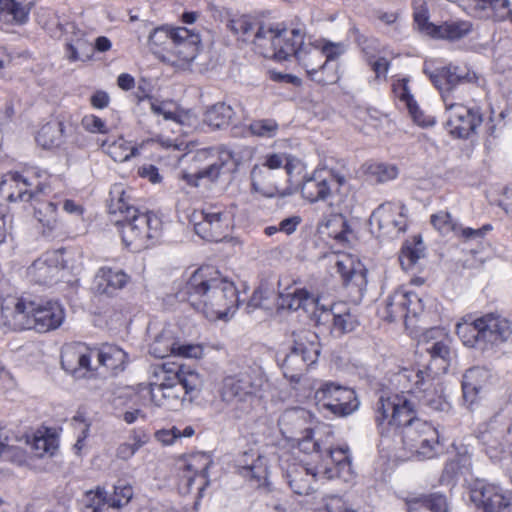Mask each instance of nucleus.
Listing matches in <instances>:
<instances>
[{"instance_id":"nucleus-1","label":"nucleus","mask_w":512,"mask_h":512,"mask_svg":"<svg viewBox=\"0 0 512 512\" xmlns=\"http://www.w3.org/2000/svg\"><path fill=\"white\" fill-rule=\"evenodd\" d=\"M378 426L401 429L403 443L423 458H432L440 445L438 431L416 416L414 404L404 394L381 395L375 406Z\"/></svg>"},{"instance_id":"nucleus-2","label":"nucleus","mask_w":512,"mask_h":512,"mask_svg":"<svg viewBox=\"0 0 512 512\" xmlns=\"http://www.w3.org/2000/svg\"><path fill=\"white\" fill-rule=\"evenodd\" d=\"M187 301L209 320L222 319L238 306L234 283L211 266L195 270L184 287Z\"/></svg>"},{"instance_id":"nucleus-3","label":"nucleus","mask_w":512,"mask_h":512,"mask_svg":"<svg viewBox=\"0 0 512 512\" xmlns=\"http://www.w3.org/2000/svg\"><path fill=\"white\" fill-rule=\"evenodd\" d=\"M202 385V376L195 369L180 365L173 375H166L160 384H150L151 401L158 407L177 410L187 396L191 401Z\"/></svg>"},{"instance_id":"nucleus-4","label":"nucleus","mask_w":512,"mask_h":512,"mask_svg":"<svg viewBox=\"0 0 512 512\" xmlns=\"http://www.w3.org/2000/svg\"><path fill=\"white\" fill-rule=\"evenodd\" d=\"M265 377L258 368H248L223 381L222 400L233 404L244 413H249L261 398Z\"/></svg>"},{"instance_id":"nucleus-5","label":"nucleus","mask_w":512,"mask_h":512,"mask_svg":"<svg viewBox=\"0 0 512 512\" xmlns=\"http://www.w3.org/2000/svg\"><path fill=\"white\" fill-rule=\"evenodd\" d=\"M19 329H34L40 333L58 328L64 320V310L57 301L25 302L20 299L13 312Z\"/></svg>"},{"instance_id":"nucleus-6","label":"nucleus","mask_w":512,"mask_h":512,"mask_svg":"<svg viewBox=\"0 0 512 512\" xmlns=\"http://www.w3.org/2000/svg\"><path fill=\"white\" fill-rule=\"evenodd\" d=\"M293 345L283 359V375L292 383H299L309 366L314 364L320 354V344L314 332L301 330L293 333Z\"/></svg>"},{"instance_id":"nucleus-7","label":"nucleus","mask_w":512,"mask_h":512,"mask_svg":"<svg viewBox=\"0 0 512 512\" xmlns=\"http://www.w3.org/2000/svg\"><path fill=\"white\" fill-rule=\"evenodd\" d=\"M124 244L133 251L148 248L158 239L162 229L161 220L152 213H135L126 219H118Z\"/></svg>"},{"instance_id":"nucleus-8","label":"nucleus","mask_w":512,"mask_h":512,"mask_svg":"<svg viewBox=\"0 0 512 512\" xmlns=\"http://www.w3.org/2000/svg\"><path fill=\"white\" fill-rule=\"evenodd\" d=\"M232 158V151L226 148H221L218 156L213 149L198 150L190 157L188 169L183 172L182 179L193 187H198L201 179L213 182L220 176L225 163Z\"/></svg>"},{"instance_id":"nucleus-9","label":"nucleus","mask_w":512,"mask_h":512,"mask_svg":"<svg viewBox=\"0 0 512 512\" xmlns=\"http://www.w3.org/2000/svg\"><path fill=\"white\" fill-rule=\"evenodd\" d=\"M315 400L319 409L330 411L335 416H348L359 405L355 392L333 382L323 383L315 392Z\"/></svg>"},{"instance_id":"nucleus-10","label":"nucleus","mask_w":512,"mask_h":512,"mask_svg":"<svg viewBox=\"0 0 512 512\" xmlns=\"http://www.w3.org/2000/svg\"><path fill=\"white\" fill-rule=\"evenodd\" d=\"M470 500L478 512H512V492L496 483L475 482Z\"/></svg>"},{"instance_id":"nucleus-11","label":"nucleus","mask_w":512,"mask_h":512,"mask_svg":"<svg viewBox=\"0 0 512 512\" xmlns=\"http://www.w3.org/2000/svg\"><path fill=\"white\" fill-rule=\"evenodd\" d=\"M345 182V177L333 170H316L310 176L304 178L301 194L303 198L311 203L324 201Z\"/></svg>"},{"instance_id":"nucleus-12","label":"nucleus","mask_w":512,"mask_h":512,"mask_svg":"<svg viewBox=\"0 0 512 512\" xmlns=\"http://www.w3.org/2000/svg\"><path fill=\"white\" fill-rule=\"evenodd\" d=\"M194 217V230L201 238L220 242L229 235L230 218L225 211L217 207H207Z\"/></svg>"},{"instance_id":"nucleus-13","label":"nucleus","mask_w":512,"mask_h":512,"mask_svg":"<svg viewBox=\"0 0 512 512\" xmlns=\"http://www.w3.org/2000/svg\"><path fill=\"white\" fill-rule=\"evenodd\" d=\"M446 110L449 113L447 126L450 133L458 138H468L483 119L479 109L468 108L462 104L448 101L447 96L443 95Z\"/></svg>"},{"instance_id":"nucleus-14","label":"nucleus","mask_w":512,"mask_h":512,"mask_svg":"<svg viewBox=\"0 0 512 512\" xmlns=\"http://www.w3.org/2000/svg\"><path fill=\"white\" fill-rule=\"evenodd\" d=\"M406 207L402 203L386 202L378 206L370 216V224L377 225L383 235L396 237L407 227Z\"/></svg>"},{"instance_id":"nucleus-15","label":"nucleus","mask_w":512,"mask_h":512,"mask_svg":"<svg viewBox=\"0 0 512 512\" xmlns=\"http://www.w3.org/2000/svg\"><path fill=\"white\" fill-rule=\"evenodd\" d=\"M64 268L63 252L56 250L36 259L28 268V275L38 284L49 285L58 280L59 273Z\"/></svg>"},{"instance_id":"nucleus-16","label":"nucleus","mask_w":512,"mask_h":512,"mask_svg":"<svg viewBox=\"0 0 512 512\" xmlns=\"http://www.w3.org/2000/svg\"><path fill=\"white\" fill-rule=\"evenodd\" d=\"M173 35L170 56L176 61L174 65H184L192 62L199 52L201 43L199 34L185 27H176Z\"/></svg>"},{"instance_id":"nucleus-17","label":"nucleus","mask_w":512,"mask_h":512,"mask_svg":"<svg viewBox=\"0 0 512 512\" xmlns=\"http://www.w3.org/2000/svg\"><path fill=\"white\" fill-rule=\"evenodd\" d=\"M320 299L314 297L305 289H294L292 292L279 293L277 307L283 310L297 311L302 309L315 322L316 315L321 309Z\"/></svg>"},{"instance_id":"nucleus-18","label":"nucleus","mask_w":512,"mask_h":512,"mask_svg":"<svg viewBox=\"0 0 512 512\" xmlns=\"http://www.w3.org/2000/svg\"><path fill=\"white\" fill-rule=\"evenodd\" d=\"M429 78L441 92V95L447 96L448 101H450V93L457 85L465 82H474L477 76L474 72H463L457 66H447L430 73Z\"/></svg>"},{"instance_id":"nucleus-19","label":"nucleus","mask_w":512,"mask_h":512,"mask_svg":"<svg viewBox=\"0 0 512 512\" xmlns=\"http://www.w3.org/2000/svg\"><path fill=\"white\" fill-rule=\"evenodd\" d=\"M481 335L484 346L497 345L506 342L512 335V327L509 320L500 315L489 313L479 318Z\"/></svg>"},{"instance_id":"nucleus-20","label":"nucleus","mask_w":512,"mask_h":512,"mask_svg":"<svg viewBox=\"0 0 512 512\" xmlns=\"http://www.w3.org/2000/svg\"><path fill=\"white\" fill-rule=\"evenodd\" d=\"M92 358V349L83 344L65 346L61 352V365L64 370L76 375L78 372H87L93 369Z\"/></svg>"},{"instance_id":"nucleus-21","label":"nucleus","mask_w":512,"mask_h":512,"mask_svg":"<svg viewBox=\"0 0 512 512\" xmlns=\"http://www.w3.org/2000/svg\"><path fill=\"white\" fill-rule=\"evenodd\" d=\"M330 322H332L331 334L334 337H341L350 333L358 325L356 318L349 311L336 313L334 307L327 309L324 305H321V309L316 315L315 325H326Z\"/></svg>"},{"instance_id":"nucleus-22","label":"nucleus","mask_w":512,"mask_h":512,"mask_svg":"<svg viewBox=\"0 0 512 512\" xmlns=\"http://www.w3.org/2000/svg\"><path fill=\"white\" fill-rule=\"evenodd\" d=\"M281 24H267L259 21L251 43L258 52L269 58H275L277 45H279Z\"/></svg>"},{"instance_id":"nucleus-23","label":"nucleus","mask_w":512,"mask_h":512,"mask_svg":"<svg viewBox=\"0 0 512 512\" xmlns=\"http://www.w3.org/2000/svg\"><path fill=\"white\" fill-rule=\"evenodd\" d=\"M129 276L122 270L103 267L95 275L93 290L96 294L112 296L126 286Z\"/></svg>"},{"instance_id":"nucleus-24","label":"nucleus","mask_w":512,"mask_h":512,"mask_svg":"<svg viewBox=\"0 0 512 512\" xmlns=\"http://www.w3.org/2000/svg\"><path fill=\"white\" fill-rule=\"evenodd\" d=\"M175 28L169 26H160L149 34L148 48L163 62L175 64L176 61L170 56Z\"/></svg>"},{"instance_id":"nucleus-25","label":"nucleus","mask_w":512,"mask_h":512,"mask_svg":"<svg viewBox=\"0 0 512 512\" xmlns=\"http://www.w3.org/2000/svg\"><path fill=\"white\" fill-rule=\"evenodd\" d=\"M288 485L295 494L309 496L316 492V473L303 465H293L286 473Z\"/></svg>"},{"instance_id":"nucleus-26","label":"nucleus","mask_w":512,"mask_h":512,"mask_svg":"<svg viewBox=\"0 0 512 512\" xmlns=\"http://www.w3.org/2000/svg\"><path fill=\"white\" fill-rule=\"evenodd\" d=\"M212 464L210 455L205 452H197L189 455L185 459L183 472L187 480V486L191 487L196 478L202 479L204 482L199 487V491H203L204 485L207 484V471Z\"/></svg>"},{"instance_id":"nucleus-27","label":"nucleus","mask_w":512,"mask_h":512,"mask_svg":"<svg viewBox=\"0 0 512 512\" xmlns=\"http://www.w3.org/2000/svg\"><path fill=\"white\" fill-rule=\"evenodd\" d=\"M304 34L300 29H287L281 25L279 45H277L275 59L279 61L296 58L300 46H304Z\"/></svg>"},{"instance_id":"nucleus-28","label":"nucleus","mask_w":512,"mask_h":512,"mask_svg":"<svg viewBox=\"0 0 512 512\" xmlns=\"http://www.w3.org/2000/svg\"><path fill=\"white\" fill-rule=\"evenodd\" d=\"M488 371L481 367H472L463 375V399L470 406L477 401L478 394L488 380Z\"/></svg>"},{"instance_id":"nucleus-29","label":"nucleus","mask_w":512,"mask_h":512,"mask_svg":"<svg viewBox=\"0 0 512 512\" xmlns=\"http://www.w3.org/2000/svg\"><path fill=\"white\" fill-rule=\"evenodd\" d=\"M93 358L97 359L98 366L93 369H98L99 366L105 367L112 372L122 371L124 369L127 354L121 348L105 344L99 349H92Z\"/></svg>"},{"instance_id":"nucleus-30","label":"nucleus","mask_w":512,"mask_h":512,"mask_svg":"<svg viewBox=\"0 0 512 512\" xmlns=\"http://www.w3.org/2000/svg\"><path fill=\"white\" fill-rule=\"evenodd\" d=\"M96 497L98 503L96 507L87 506V509L92 508V512H102L101 506L108 504L109 508L120 509L127 505L133 497V488L128 485L119 482L114 486V494L107 498L106 491L102 488H97Z\"/></svg>"},{"instance_id":"nucleus-31","label":"nucleus","mask_w":512,"mask_h":512,"mask_svg":"<svg viewBox=\"0 0 512 512\" xmlns=\"http://www.w3.org/2000/svg\"><path fill=\"white\" fill-rule=\"evenodd\" d=\"M324 451L327 453V458L334 464V468H327L325 470L328 478L338 477L344 481H349L353 475V470L348 449H332L330 446H325Z\"/></svg>"},{"instance_id":"nucleus-32","label":"nucleus","mask_w":512,"mask_h":512,"mask_svg":"<svg viewBox=\"0 0 512 512\" xmlns=\"http://www.w3.org/2000/svg\"><path fill=\"white\" fill-rule=\"evenodd\" d=\"M428 34L434 38L457 41L467 36L472 30V24L468 21H446L441 25H429Z\"/></svg>"},{"instance_id":"nucleus-33","label":"nucleus","mask_w":512,"mask_h":512,"mask_svg":"<svg viewBox=\"0 0 512 512\" xmlns=\"http://www.w3.org/2000/svg\"><path fill=\"white\" fill-rule=\"evenodd\" d=\"M251 186L253 191L265 196L274 197L279 189L275 181V174L265 166L255 165L251 172Z\"/></svg>"},{"instance_id":"nucleus-34","label":"nucleus","mask_w":512,"mask_h":512,"mask_svg":"<svg viewBox=\"0 0 512 512\" xmlns=\"http://www.w3.org/2000/svg\"><path fill=\"white\" fill-rule=\"evenodd\" d=\"M435 375L427 369H402L398 374V382L405 384L404 387L408 392L421 391L425 392L426 388L431 384Z\"/></svg>"},{"instance_id":"nucleus-35","label":"nucleus","mask_w":512,"mask_h":512,"mask_svg":"<svg viewBox=\"0 0 512 512\" xmlns=\"http://www.w3.org/2000/svg\"><path fill=\"white\" fill-rule=\"evenodd\" d=\"M259 20L250 15L228 16L225 27L238 39L251 42Z\"/></svg>"},{"instance_id":"nucleus-36","label":"nucleus","mask_w":512,"mask_h":512,"mask_svg":"<svg viewBox=\"0 0 512 512\" xmlns=\"http://www.w3.org/2000/svg\"><path fill=\"white\" fill-rule=\"evenodd\" d=\"M481 325L479 318L471 320V317L463 318V320L456 325V334L461 339L463 344L467 347H479L485 349L484 339L480 331Z\"/></svg>"},{"instance_id":"nucleus-37","label":"nucleus","mask_w":512,"mask_h":512,"mask_svg":"<svg viewBox=\"0 0 512 512\" xmlns=\"http://www.w3.org/2000/svg\"><path fill=\"white\" fill-rule=\"evenodd\" d=\"M10 181L14 183L16 190L9 194L8 199L10 201L33 202L44 191V187L39 184L35 190H31L33 184L29 182V180L24 175L18 172L10 174Z\"/></svg>"},{"instance_id":"nucleus-38","label":"nucleus","mask_w":512,"mask_h":512,"mask_svg":"<svg viewBox=\"0 0 512 512\" xmlns=\"http://www.w3.org/2000/svg\"><path fill=\"white\" fill-rule=\"evenodd\" d=\"M480 439L492 460H499L506 455V432L503 429L486 430L481 433Z\"/></svg>"},{"instance_id":"nucleus-39","label":"nucleus","mask_w":512,"mask_h":512,"mask_svg":"<svg viewBox=\"0 0 512 512\" xmlns=\"http://www.w3.org/2000/svg\"><path fill=\"white\" fill-rule=\"evenodd\" d=\"M161 342V339H159L151 345V353L158 358H164L170 354L187 358H200L203 353V349L200 345L181 344L175 341L165 349H161L159 347Z\"/></svg>"},{"instance_id":"nucleus-40","label":"nucleus","mask_w":512,"mask_h":512,"mask_svg":"<svg viewBox=\"0 0 512 512\" xmlns=\"http://www.w3.org/2000/svg\"><path fill=\"white\" fill-rule=\"evenodd\" d=\"M234 108L224 102H218L207 109L204 122L213 129H223L232 123Z\"/></svg>"},{"instance_id":"nucleus-41","label":"nucleus","mask_w":512,"mask_h":512,"mask_svg":"<svg viewBox=\"0 0 512 512\" xmlns=\"http://www.w3.org/2000/svg\"><path fill=\"white\" fill-rule=\"evenodd\" d=\"M408 512H449L447 498L439 493L410 500Z\"/></svg>"},{"instance_id":"nucleus-42","label":"nucleus","mask_w":512,"mask_h":512,"mask_svg":"<svg viewBox=\"0 0 512 512\" xmlns=\"http://www.w3.org/2000/svg\"><path fill=\"white\" fill-rule=\"evenodd\" d=\"M108 211L110 214H120L121 219H126L138 213L139 210L130 203V198L126 195L123 187L115 185L110 191Z\"/></svg>"},{"instance_id":"nucleus-43","label":"nucleus","mask_w":512,"mask_h":512,"mask_svg":"<svg viewBox=\"0 0 512 512\" xmlns=\"http://www.w3.org/2000/svg\"><path fill=\"white\" fill-rule=\"evenodd\" d=\"M238 473L244 477L252 487L259 488L266 483L267 468L260 456L253 459L250 464L246 460H239Z\"/></svg>"},{"instance_id":"nucleus-44","label":"nucleus","mask_w":512,"mask_h":512,"mask_svg":"<svg viewBox=\"0 0 512 512\" xmlns=\"http://www.w3.org/2000/svg\"><path fill=\"white\" fill-rule=\"evenodd\" d=\"M36 142L44 149L60 147L64 142V125L62 122L47 123L38 131Z\"/></svg>"},{"instance_id":"nucleus-45","label":"nucleus","mask_w":512,"mask_h":512,"mask_svg":"<svg viewBox=\"0 0 512 512\" xmlns=\"http://www.w3.org/2000/svg\"><path fill=\"white\" fill-rule=\"evenodd\" d=\"M30 4L22 5L15 0H0V20L23 25L28 21Z\"/></svg>"},{"instance_id":"nucleus-46","label":"nucleus","mask_w":512,"mask_h":512,"mask_svg":"<svg viewBox=\"0 0 512 512\" xmlns=\"http://www.w3.org/2000/svg\"><path fill=\"white\" fill-rule=\"evenodd\" d=\"M427 351L431 357L427 369L435 376L445 373L450 362V348L444 342L438 341L434 342Z\"/></svg>"},{"instance_id":"nucleus-47","label":"nucleus","mask_w":512,"mask_h":512,"mask_svg":"<svg viewBox=\"0 0 512 512\" xmlns=\"http://www.w3.org/2000/svg\"><path fill=\"white\" fill-rule=\"evenodd\" d=\"M34 215L36 219L49 230H53L58 222L57 204L51 201H43L40 196L33 201Z\"/></svg>"},{"instance_id":"nucleus-48","label":"nucleus","mask_w":512,"mask_h":512,"mask_svg":"<svg viewBox=\"0 0 512 512\" xmlns=\"http://www.w3.org/2000/svg\"><path fill=\"white\" fill-rule=\"evenodd\" d=\"M67 57L70 61H84L90 58L92 51L91 44L85 38L82 31H78L75 38H72L66 43Z\"/></svg>"},{"instance_id":"nucleus-49","label":"nucleus","mask_w":512,"mask_h":512,"mask_svg":"<svg viewBox=\"0 0 512 512\" xmlns=\"http://www.w3.org/2000/svg\"><path fill=\"white\" fill-rule=\"evenodd\" d=\"M416 298L413 292L397 291L386 300V318L393 321L396 317L407 315V300Z\"/></svg>"},{"instance_id":"nucleus-50","label":"nucleus","mask_w":512,"mask_h":512,"mask_svg":"<svg viewBox=\"0 0 512 512\" xmlns=\"http://www.w3.org/2000/svg\"><path fill=\"white\" fill-rule=\"evenodd\" d=\"M310 68L308 77L320 84V85H331L336 83L339 80L338 74V65L337 64H329L327 62H322L318 67L312 68L311 65H307Z\"/></svg>"},{"instance_id":"nucleus-51","label":"nucleus","mask_w":512,"mask_h":512,"mask_svg":"<svg viewBox=\"0 0 512 512\" xmlns=\"http://www.w3.org/2000/svg\"><path fill=\"white\" fill-rule=\"evenodd\" d=\"M423 256L422 241L420 237H414L412 242H406L400 252L399 262L404 270H410Z\"/></svg>"},{"instance_id":"nucleus-52","label":"nucleus","mask_w":512,"mask_h":512,"mask_svg":"<svg viewBox=\"0 0 512 512\" xmlns=\"http://www.w3.org/2000/svg\"><path fill=\"white\" fill-rule=\"evenodd\" d=\"M320 225L325 226L327 229H332L329 235L333 236L340 243L347 242L348 235L352 233L347 220L341 214H334L329 218L323 219Z\"/></svg>"},{"instance_id":"nucleus-53","label":"nucleus","mask_w":512,"mask_h":512,"mask_svg":"<svg viewBox=\"0 0 512 512\" xmlns=\"http://www.w3.org/2000/svg\"><path fill=\"white\" fill-rule=\"evenodd\" d=\"M295 59L304 67L307 75L310 71L307 65L310 64V67L316 68L323 62L322 52L319 50L316 43L315 45L305 43L304 46H300V50Z\"/></svg>"},{"instance_id":"nucleus-54","label":"nucleus","mask_w":512,"mask_h":512,"mask_svg":"<svg viewBox=\"0 0 512 512\" xmlns=\"http://www.w3.org/2000/svg\"><path fill=\"white\" fill-rule=\"evenodd\" d=\"M349 32L367 59L376 57L379 49V42L376 38L362 33L356 26H353Z\"/></svg>"},{"instance_id":"nucleus-55","label":"nucleus","mask_w":512,"mask_h":512,"mask_svg":"<svg viewBox=\"0 0 512 512\" xmlns=\"http://www.w3.org/2000/svg\"><path fill=\"white\" fill-rule=\"evenodd\" d=\"M316 44L319 50L322 52V59L325 58L324 62L329 64H333L332 62L337 60L347 50V46L343 42H332L329 40L320 39L316 41Z\"/></svg>"},{"instance_id":"nucleus-56","label":"nucleus","mask_w":512,"mask_h":512,"mask_svg":"<svg viewBox=\"0 0 512 512\" xmlns=\"http://www.w3.org/2000/svg\"><path fill=\"white\" fill-rule=\"evenodd\" d=\"M248 129L254 136L272 138L276 136L279 125L274 119H258L252 121Z\"/></svg>"},{"instance_id":"nucleus-57","label":"nucleus","mask_w":512,"mask_h":512,"mask_svg":"<svg viewBox=\"0 0 512 512\" xmlns=\"http://www.w3.org/2000/svg\"><path fill=\"white\" fill-rule=\"evenodd\" d=\"M27 443L31 445L37 457L52 456L57 450L56 440L52 437L34 435L32 442L27 440Z\"/></svg>"},{"instance_id":"nucleus-58","label":"nucleus","mask_w":512,"mask_h":512,"mask_svg":"<svg viewBox=\"0 0 512 512\" xmlns=\"http://www.w3.org/2000/svg\"><path fill=\"white\" fill-rule=\"evenodd\" d=\"M132 443H122L116 449V456L121 460L130 459L146 442V436H141L138 433H133L131 436Z\"/></svg>"},{"instance_id":"nucleus-59","label":"nucleus","mask_w":512,"mask_h":512,"mask_svg":"<svg viewBox=\"0 0 512 512\" xmlns=\"http://www.w3.org/2000/svg\"><path fill=\"white\" fill-rule=\"evenodd\" d=\"M304 420V411L302 409L293 408L286 410L279 418L278 424L283 434L290 433L289 426H301Z\"/></svg>"},{"instance_id":"nucleus-60","label":"nucleus","mask_w":512,"mask_h":512,"mask_svg":"<svg viewBox=\"0 0 512 512\" xmlns=\"http://www.w3.org/2000/svg\"><path fill=\"white\" fill-rule=\"evenodd\" d=\"M394 90L400 100L406 103L409 113L413 116L414 120L419 122V115H421L422 112L419 110L416 101L410 94L406 80H402L397 86H395Z\"/></svg>"},{"instance_id":"nucleus-61","label":"nucleus","mask_w":512,"mask_h":512,"mask_svg":"<svg viewBox=\"0 0 512 512\" xmlns=\"http://www.w3.org/2000/svg\"><path fill=\"white\" fill-rule=\"evenodd\" d=\"M324 506L327 512H356L343 500L342 497L337 495L323 496L320 503H315V508L319 509Z\"/></svg>"},{"instance_id":"nucleus-62","label":"nucleus","mask_w":512,"mask_h":512,"mask_svg":"<svg viewBox=\"0 0 512 512\" xmlns=\"http://www.w3.org/2000/svg\"><path fill=\"white\" fill-rule=\"evenodd\" d=\"M369 173L377 182H386L396 178L398 170L394 165L378 163L370 165Z\"/></svg>"},{"instance_id":"nucleus-63","label":"nucleus","mask_w":512,"mask_h":512,"mask_svg":"<svg viewBox=\"0 0 512 512\" xmlns=\"http://www.w3.org/2000/svg\"><path fill=\"white\" fill-rule=\"evenodd\" d=\"M306 435L299 439L298 446L304 453H318L322 454L324 451L323 443L319 438L315 437L313 431L306 430Z\"/></svg>"},{"instance_id":"nucleus-64","label":"nucleus","mask_w":512,"mask_h":512,"mask_svg":"<svg viewBox=\"0 0 512 512\" xmlns=\"http://www.w3.org/2000/svg\"><path fill=\"white\" fill-rule=\"evenodd\" d=\"M431 224L441 233L447 234L449 231H457V224L452 222L448 212L441 211L431 216Z\"/></svg>"}]
</instances>
